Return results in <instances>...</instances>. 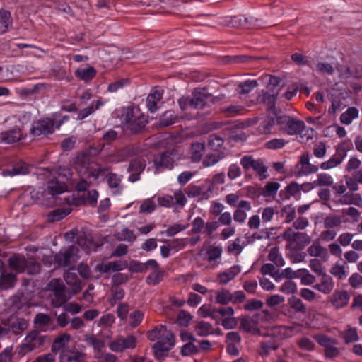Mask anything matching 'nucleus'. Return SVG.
<instances>
[{"mask_svg": "<svg viewBox=\"0 0 362 362\" xmlns=\"http://www.w3.org/2000/svg\"><path fill=\"white\" fill-rule=\"evenodd\" d=\"M71 176L70 170L64 169L63 173H59L58 177L49 181L45 189H33L30 192V197L34 201L42 199V204L46 206H52L57 204V196L67 190L66 180Z\"/></svg>", "mask_w": 362, "mask_h": 362, "instance_id": "obj_1", "label": "nucleus"}, {"mask_svg": "<svg viewBox=\"0 0 362 362\" xmlns=\"http://www.w3.org/2000/svg\"><path fill=\"white\" fill-rule=\"evenodd\" d=\"M147 338L152 341H157L152 349L154 356L158 358H164L175 345V336L163 325L155 327L153 329L146 333Z\"/></svg>", "mask_w": 362, "mask_h": 362, "instance_id": "obj_2", "label": "nucleus"}, {"mask_svg": "<svg viewBox=\"0 0 362 362\" xmlns=\"http://www.w3.org/2000/svg\"><path fill=\"white\" fill-rule=\"evenodd\" d=\"M106 171L104 168H93L91 167L85 168L83 174L86 177H92L94 180L106 177L108 185L112 189L113 194H120L122 191V187L120 185L121 177L115 173H108L106 175Z\"/></svg>", "mask_w": 362, "mask_h": 362, "instance_id": "obj_3", "label": "nucleus"}, {"mask_svg": "<svg viewBox=\"0 0 362 362\" xmlns=\"http://www.w3.org/2000/svg\"><path fill=\"white\" fill-rule=\"evenodd\" d=\"M124 125L133 133L140 132L147 124V119L139 110L128 108L124 116Z\"/></svg>", "mask_w": 362, "mask_h": 362, "instance_id": "obj_4", "label": "nucleus"}, {"mask_svg": "<svg viewBox=\"0 0 362 362\" xmlns=\"http://www.w3.org/2000/svg\"><path fill=\"white\" fill-rule=\"evenodd\" d=\"M284 240L288 243V247L302 250L310 244L311 238L306 233L296 232L292 227L288 228L282 234Z\"/></svg>", "mask_w": 362, "mask_h": 362, "instance_id": "obj_5", "label": "nucleus"}, {"mask_svg": "<svg viewBox=\"0 0 362 362\" xmlns=\"http://www.w3.org/2000/svg\"><path fill=\"white\" fill-rule=\"evenodd\" d=\"M46 340V336L42 334L40 331L32 330L26 335L24 342L18 349L19 354L22 356L43 346Z\"/></svg>", "mask_w": 362, "mask_h": 362, "instance_id": "obj_6", "label": "nucleus"}, {"mask_svg": "<svg viewBox=\"0 0 362 362\" xmlns=\"http://www.w3.org/2000/svg\"><path fill=\"white\" fill-rule=\"evenodd\" d=\"M277 124L280 129L288 135L301 134L305 127L303 121L287 115L279 117Z\"/></svg>", "mask_w": 362, "mask_h": 362, "instance_id": "obj_7", "label": "nucleus"}, {"mask_svg": "<svg viewBox=\"0 0 362 362\" xmlns=\"http://www.w3.org/2000/svg\"><path fill=\"white\" fill-rule=\"evenodd\" d=\"M48 288L53 292L51 296L52 304L55 308L61 307L70 298L66 296L63 282L57 279H52L48 284Z\"/></svg>", "mask_w": 362, "mask_h": 362, "instance_id": "obj_8", "label": "nucleus"}, {"mask_svg": "<svg viewBox=\"0 0 362 362\" xmlns=\"http://www.w3.org/2000/svg\"><path fill=\"white\" fill-rule=\"evenodd\" d=\"M78 249L74 245L64 247L55 254L54 261L58 266L71 267L78 259Z\"/></svg>", "mask_w": 362, "mask_h": 362, "instance_id": "obj_9", "label": "nucleus"}, {"mask_svg": "<svg viewBox=\"0 0 362 362\" xmlns=\"http://www.w3.org/2000/svg\"><path fill=\"white\" fill-rule=\"evenodd\" d=\"M137 344V339L132 334L126 337H116L109 344V347L114 352H122L126 349H134Z\"/></svg>", "mask_w": 362, "mask_h": 362, "instance_id": "obj_10", "label": "nucleus"}, {"mask_svg": "<svg viewBox=\"0 0 362 362\" xmlns=\"http://www.w3.org/2000/svg\"><path fill=\"white\" fill-rule=\"evenodd\" d=\"M54 132V124L50 118H44L34 122L30 129V134L33 136H48Z\"/></svg>", "mask_w": 362, "mask_h": 362, "instance_id": "obj_11", "label": "nucleus"}, {"mask_svg": "<svg viewBox=\"0 0 362 362\" xmlns=\"http://www.w3.org/2000/svg\"><path fill=\"white\" fill-rule=\"evenodd\" d=\"M186 193L190 197H202L208 199L212 194V184L206 180L201 185H189L186 188Z\"/></svg>", "mask_w": 362, "mask_h": 362, "instance_id": "obj_12", "label": "nucleus"}, {"mask_svg": "<svg viewBox=\"0 0 362 362\" xmlns=\"http://www.w3.org/2000/svg\"><path fill=\"white\" fill-rule=\"evenodd\" d=\"M346 151L343 147H338L336 153L327 161L321 163L320 167L323 170H328L339 165L345 157Z\"/></svg>", "mask_w": 362, "mask_h": 362, "instance_id": "obj_13", "label": "nucleus"}, {"mask_svg": "<svg viewBox=\"0 0 362 362\" xmlns=\"http://www.w3.org/2000/svg\"><path fill=\"white\" fill-rule=\"evenodd\" d=\"M175 153L166 151L157 155L154 158V165L158 170L162 168L171 169L173 167Z\"/></svg>", "mask_w": 362, "mask_h": 362, "instance_id": "obj_14", "label": "nucleus"}, {"mask_svg": "<svg viewBox=\"0 0 362 362\" xmlns=\"http://www.w3.org/2000/svg\"><path fill=\"white\" fill-rule=\"evenodd\" d=\"M350 297L346 291H335L331 296L330 302L336 309H341L348 305Z\"/></svg>", "mask_w": 362, "mask_h": 362, "instance_id": "obj_15", "label": "nucleus"}, {"mask_svg": "<svg viewBox=\"0 0 362 362\" xmlns=\"http://www.w3.org/2000/svg\"><path fill=\"white\" fill-rule=\"evenodd\" d=\"M334 287V282L331 276L327 273H323L320 275V281L318 284H315L313 288L324 294L330 293Z\"/></svg>", "mask_w": 362, "mask_h": 362, "instance_id": "obj_16", "label": "nucleus"}, {"mask_svg": "<svg viewBox=\"0 0 362 362\" xmlns=\"http://www.w3.org/2000/svg\"><path fill=\"white\" fill-rule=\"evenodd\" d=\"M240 329L252 334H260V330L257 327L258 322L250 316H243L240 319Z\"/></svg>", "mask_w": 362, "mask_h": 362, "instance_id": "obj_17", "label": "nucleus"}, {"mask_svg": "<svg viewBox=\"0 0 362 362\" xmlns=\"http://www.w3.org/2000/svg\"><path fill=\"white\" fill-rule=\"evenodd\" d=\"M84 354L76 349L63 350L59 356L60 362H83Z\"/></svg>", "mask_w": 362, "mask_h": 362, "instance_id": "obj_18", "label": "nucleus"}, {"mask_svg": "<svg viewBox=\"0 0 362 362\" xmlns=\"http://www.w3.org/2000/svg\"><path fill=\"white\" fill-rule=\"evenodd\" d=\"M30 173V166L24 162H18L13 165L12 169L2 171L4 176L24 175Z\"/></svg>", "mask_w": 362, "mask_h": 362, "instance_id": "obj_19", "label": "nucleus"}, {"mask_svg": "<svg viewBox=\"0 0 362 362\" xmlns=\"http://www.w3.org/2000/svg\"><path fill=\"white\" fill-rule=\"evenodd\" d=\"M28 260L24 256L15 255L9 257L8 265L11 269L18 273H22L25 271Z\"/></svg>", "mask_w": 362, "mask_h": 362, "instance_id": "obj_20", "label": "nucleus"}, {"mask_svg": "<svg viewBox=\"0 0 362 362\" xmlns=\"http://www.w3.org/2000/svg\"><path fill=\"white\" fill-rule=\"evenodd\" d=\"M71 340V337L66 333H63L55 338L51 347L52 353L54 355L59 351L69 350L66 349V345Z\"/></svg>", "mask_w": 362, "mask_h": 362, "instance_id": "obj_21", "label": "nucleus"}, {"mask_svg": "<svg viewBox=\"0 0 362 362\" xmlns=\"http://www.w3.org/2000/svg\"><path fill=\"white\" fill-rule=\"evenodd\" d=\"M163 90L156 89L150 93L146 98V107L151 112H155L158 107L157 103L162 99Z\"/></svg>", "mask_w": 362, "mask_h": 362, "instance_id": "obj_22", "label": "nucleus"}, {"mask_svg": "<svg viewBox=\"0 0 362 362\" xmlns=\"http://www.w3.org/2000/svg\"><path fill=\"white\" fill-rule=\"evenodd\" d=\"M21 138L22 133L21 129L19 128L4 131L0 134V139L6 144H13L17 142Z\"/></svg>", "mask_w": 362, "mask_h": 362, "instance_id": "obj_23", "label": "nucleus"}, {"mask_svg": "<svg viewBox=\"0 0 362 362\" xmlns=\"http://www.w3.org/2000/svg\"><path fill=\"white\" fill-rule=\"evenodd\" d=\"M240 272V267L238 265H234L230 269L218 275V280L221 284H226L233 279Z\"/></svg>", "mask_w": 362, "mask_h": 362, "instance_id": "obj_24", "label": "nucleus"}, {"mask_svg": "<svg viewBox=\"0 0 362 362\" xmlns=\"http://www.w3.org/2000/svg\"><path fill=\"white\" fill-rule=\"evenodd\" d=\"M66 283L71 287L74 294L78 293L82 289L81 281L74 272H67L64 275Z\"/></svg>", "mask_w": 362, "mask_h": 362, "instance_id": "obj_25", "label": "nucleus"}, {"mask_svg": "<svg viewBox=\"0 0 362 362\" xmlns=\"http://www.w3.org/2000/svg\"><path fill=\"white\" fill-rule=\"evenodd\" d=\"M308 252L311 257H320L325 261L327 258V250L325 247H322L318 240H315L308 248Z\"/></svg>", "mask_w": 362, "mask_h": 362, "instance_id": "obj_26", "label": "nucleus"}, {"mask_svg": "<svg viewBox=\"0 0 362 362\" xmlns=\"http://www.w3.org/2000/svg\"><path fill=\"white\" fill-rule=\"evenodd\" d=\"M339 202L341 204H354L357 206H362V198L359 194L347 192L341 197Z\"/></svg>", "mask_w": 362, "mask_h": 362, "instance_id": "obj_27", "label": "nucleus"}, {"mask_svg": "<svg viewBox=\"0 0 362 362\" xmlns=\"http://www.w3.org/2000/svg\"><path fill=\"white\" fill-rule=\"evenodd\" d=\"M245 23V16H234L226 17L224 19L223 24L226 26H228L230 28H243V26H247V25Z\"/></svg>", "mask_w": 362, "mask_h": 362, "instance_id": "obj_28", "label": "nucleus"}, {"mask_svg": "<svg viewBox=\"0 0 362 362\" xmlns=\"http://www.w3.org/2000/svg\"><path fill=\"white\" fill-rule=\"evenodd\" d=\"M278 95V92L272 93H264L257 98L258 101L264 103L268 110L274 112L275 110L276 99Z\"/></svg>", "mask_w": 362, "mask_h": 362, "instance_id": "obj_29", "label": "nucleus"}, {"mask_svg": "<svg viewBox=\"0 0 362 362\" xmlns=\"http://www.w3.org/2000/svg\"><path fill=\"white\" fill-rule=\"evenodd\" d=\"M16 281V275L11 273H3L0 275V288L2 290H6L13 288Z\"/></svg>", "mask_w": 362, "mask_h": 362, "instance_id": "obj_30", "label": "nucleus"}, {"mask_svg": "<svg viewBox=\"0 0 362 362\" xmlns=\"http://www.w3.org/2000/svg\"><path fill=\"white\" fill-rule=\"evenodd\" d=\"M194 330L197 335L200 337H206L213 334L214 328L211 323L200 321L196 324Z\"/></svg>", "mask_w": 362, "mask_h": 362, "instance_id": "obj_31", "label": "nucleus"}, {"mask_svg": "<svg viewBox=\"0 0 362 362\" xmlns=\"http://www.w3.org/2000/svg\"><path fill=\"white\" fill-rule=\"evenodd\" d=\"M0 33L3 34L6 33L8 27L12 24V18L10 11L5 9L0 10Z\"/></svg>", "mask_w": 362, "mask_h": 362, "instance_id": "obj_32", "label": "nucleus"}, {"mask_svg": "<svg viewBox=\"0 0 362 362\" xmlns=\"http://www.w3.org/2000/svg\"><path fill=\"white\" fill-rule=\"evenodd\" d=\"M103 105L100 100H94L91 103L90 105L80 110L78 113L77 119L81 120L90 115H91L95 110L99 109Z\"/></svg>", "mask_w": 362, "mask_h": 362, "instance_id": "obj_33", "label": "nucleus"}, {"mask_svg": "<svg viewBox=\"0 0 362 362\" xmlns=\"http://www.w3.org/2000/svg\"><path fill=\"white\" fill-rule=\"evenodd\" d=\"M223 250L221 246L210 245L206 252V260L209 262H216L221 257Z\"/></svg>", "mask_w": 362, "mask_h": 362, "instance_id": "obj_34", "label": "nucleus"}, {"mask_svg": "<svg viewBox=\"0 0 362 362\" xmlns=\"http://www.w3.org/2000/svg\"><path fill=\"white\" fill-rule=\"evenodd\" d=\"M224 156V153L221 151H214L212 153H208L204 158L202 164L204 167L214 165L222 160Z\"/></svg>", "mask_w": 362, "mask_h": 362, "instance_id": "obj_35", "label": "nucleus"}, {"mask_svg": "<svg viewBox=\"0 0 362 362\" xmlns=\"http://www.w3.org/2000/svg\"><path fill=\"white\" fill-rule=\"evenodd\" d=\"M71 211V209L70 207L57 209L49 214L48 221L50 222L60 221L69 215Z\"/></svg>", "mask_w": 362, "mask_h": 362, "instance_id": "obj_36", "label": "nucleus"}, {"mask_svg": "<svg viewBox=\"0 0 362 362\" xmlns=\"http://www.w3.org/2000/svg\"><path fill=\"white\" fill-rule=\"evenodd\" d=\"M358 117V110L356 107H349L346 112L342 113L340 117V121L342 124L349 125L352 121Z\"/></svg>", "mask_w": 362, "mask_h": 362, "instance_id": "obj_37", "label": "nucleus"}, {"mask_svg": "<svg viewBox=\"0 0 362 362\" xmlns=\"http://www.w3.org/2000/svg\"><path fill=\"white\" fill-rule=\"evenodd\" d=\"M96 74V71L92 66L78 69L75 71L76 77L84 81L91 80Z\"/></svg>", "mask_w": 362, "mask_h": 362, "instance_id": "obj_38", "label": "nucleus"}, {"mask_svg": "<svg viewBox=\"0 0 362 362\" xmlns=\"http://www.w3.org/2000/svg\"><path fill=\"white\" fill-rule=\"evenodd\" d=\"M334 183L332 176L325 173H321L317 175V178L313 182L315 186L329 187Z\"/></svg>", "mask_w": 362, "mask_h": 362, "instance_id": "obj_39", "label": "nucleus"}, {"mask_svg": "<svg viewBox=\"0 0 362 362\" xmlns=\"http://www.w3.org/2000/svg\"><path fill=\"white\" fill-rule=\"evenodd\" d=\"M115 239L119 241L134 242L136 239V236L133 231L124 228L121 231H117L114 234Z\"/></svg>", "mask_w": 362, "mask_h": 362, "instance_id": "obj_40", "label": "nucleus"}, {"mask_svg": "<svg viewBox=\"0 0 362 362\" xmlns=\"http://www.w3.org/2000/svg\"><path fill=\"white\" fill-rule=\"evenodd\" d=\"M341 223V218L339 215H329L325 218L323 221L324 227L327 229L337 228Z\"/></svg>", "mask_w": 362, "mask_h": 362, "instance_id": "obj_41", "label": "nucleus"}, {"mask_svg": "<svg viewBox=\"0 0 362 362\" xmlns=\"http://www.w3.org/2000/svg\"><path fill=\"white\" fill-rule=\"evenodd\" d=\"M204 148L205 146L203 143L197 142L192 144L191 153L192 161L198 162L200 160L204 153Z\"/></svg>", "mask_w": 362, "mask_h": 362, "instance_id": "obj_42", "label": "nucleus"}, {"mask_svg": "<svg viewBox=\"0 0 362 362\" xmlns=\"http://www.w3.org/2000/svg\"><path fill=\"white\" fill-rule=\"evenodd\" d=\"M144 314L139 310H134L129 316V325L132 328L138 327L144 319Z\"/></svg>", "mask_w": 362, "mask_h": 362, "instance_id": "obj_43", "label": "nucleus"}, {"mask_svg": "<svg viewBox=\"0 0 362 362\" xmlns=\"http://www.w3.org/2000/svg\"><path fill=\"white\" fill-rule=\"evenodd\" d=\"M257 86L256 80H247L238 86L237 91L240 94H247Z\"/></svg>", "mask_w": 362, "mask_h": 362, "instance_id": "obj_44", "label": "nucleus"}, {"mask_svg": "<svg viewBox=\"0 0 362 362\" xmlns=\"http://www.w3.org/2000/svg\"><path fill=\"white\" fill-rule=\"evenodd\" d=\"M280 187V184L276 182H267L262 189V195L264 197H274Z\"/></svg>", "mask_w": 362, "mask_h": 362, "instance_id": "obj_45", "label": "nucleus"}, {"mask_svg": "<svg viewBox=\"0 0 362 362\" xmlns=\"http://www.w3.org/2000/svg\"><path fill=\"white\" fill-rule=\"evenodd\" d=\"M84 341L88 345L92 346L95 350L98 351H100L105 345L103 340L96 338L93 334H86Z\"/></svg>", "mask_w": 362, "mask_h": 362, "instance_id": "obj_46", "label": "nucleus"}, {"mask_svg": "<svg viewBox=\"0 0 362 362\" xmlns=\"http://www.w3.org/2000/svg\"><path fill=\"white\" fill-rule=\"evenodd\" d=\"M252 169L257 173L260 180H263L268 177L267 167L262 160L257 159Z\"/></svg>", "mask_w": 362, "mask_h": 362, "instance_id": "obj_47", "label": "nucleus"}, {"mask_svg": "<svg viewBox=\"0 0 362 362\" xmlns=\"http://www.w3.org/2000/svg\"><path fill=\"white\" fill-rule=\"evenodd\" d=\"M279 347V344L274 339H270L269 341H262L261 343L262 351L260 355L262 356H267L271 350H276Z\"/></svg>", "mask_w": 362, "mask_h": 362, "instance_id": "obj_48", "label": "nucleus"}, {"mask_svg": "<svg viewBox=\"0 0 362 362\" xmlns=\"http://www.w3.org/2000/svg\"><path fill=\"white\" fill-rule=\"evenodd\" d=\"M185 344L181 348V354L184 356H189L199 353L198 346L194 343L185 342Z\"/></svg>", "mask_w": 362, "mask_h": 362, "instance_id": "obj_49", "label": "nucleus"}, {"mask_svg": "<svg viewBox=\"0 0 362 362\" xmlns=\"http://www.w3.org/2000/svg\"><path fill=\"white\" fill-rule=\"evenodd\" d=\"M216 302L221 305H226L233 300V294L226 289H222L217 293Z\"/></svg>", "mask_w": 362, "mask_h": 362, "instance_id": "obj_50", "label": "nucleus"}, {"mask_svg": "<svg viewBox=\"0 0 362 362\" xmlns=\"http://www.w3.org/2000/svg\"><path fill=\"white\" fill-rule=\"evenodd\" d=\"M28 325L27 320L18 318L12 322L11 329L14 334H18L27 329Z\"/></svg>", "mask_w": 362, "mask_h": 362, "instance_id": "obj_51", "label": "nucleus"}, {"mask_svg": "<svg viewBox=\"0 0 362 362\" xmlns=\"http://www.w3.org/2000/svg\"><path fill=\"white\" fill-rule=\"evenodd\" d=\"M300 274H298L301 279V284L303 285H311L315 282V277L311 274L306 269H301L298 271Z\"/></svg>", "mask_w": 362, "mask_h": 362, "instance_id": "obj_52", "label": "nucleus"}, {"mask_svg": "<svg viewBox=\"0 0 362 362\" xmlns=\"http://www.w3.org/2000/svg\"><path fill=\"white\" fill-rule=\"evenodd\" d=\"M175 122L174 112L171 110L166 111L160 118V126L168 127Z\"/></svg>", "mask_w": 362, "mask_h": 362, "instance_id": "obj_53", "label": "nucleus"}, {"mask_svg": "<svg viewBox=\"0 0 362 362\" xmlns=\"http://www.w3.org/2000/svg\"><path fill=\"white\" fill-rule=\"evenodd\" d=\"M118 137V133L114 129H109L105 132L102 138L101 141H103L102 146L104 147L105 144H110L114 141H115Z\"/></svg>", "mask_w": 362, "mask_h": 362, "instance_id": "obj_54", "label": "nucleus"}, {"mask_svg": "<svg viewBox=\"0 0 362 362\" xmlns=\"http://www.w3.org/2000/svg\"><path fill=\"white\" fill-rule=\"evenodd\" d=\"M330 273L339 279H344L346 276L347 273L344 266L339 264H335L330 269Z\"/></svg>", "mask_w": 362, "mask_h": 362, "instance_id": "obj_55", "label": "nucleus"}, {"mask_svg": "<svg viewBox=\"0 0 362 362\" xmlns=\"http://www.w3.org/2000/svg\"><path fill=\"white\" fill-rule=\"evenodd\" d=\"M289 305L291 308L297 312L305 313L306 312V307L299 298L293 297L289 300Z\"/></svg>", "mask_w": 362, "mask_h": 362, "instance_id": "obj_56", "label": "nucleus"}, {"mask_svg": "<svg viewBox=\"0 0 362 362\" xmlns=\"http://www.w3.org/2000/svg\"><path fill=\"white\" fill-rule=\"evenodd\" d=\"M344 339L346 343L354 342L358 340V336L356 328L349 327L344 332Z\"/></svg>", "mask_w": 362, "mask_h": 362, "instance_id": "obj_57", "label": "nucleus"}, {"mask_svg": "<svg viewBox=\"0 0 362 362\" xmlns=\"http://www.w3.org/2000/svg\"><path fill=\"white\" fill-rule=\"evenodd\" d=\"M318 170H319L318 166L309 163L304 167L300 168V170H298L297 172V175L298 176L308 175H310L312 173H317L318 171Z\"/></svg>", "mask_w": 362, "mask_h": 362, "instance_id": "obj_58", "label": "nucleus"}, {"mask_svg": "<svg viewBox=\"0 0 362 362\" xmlns=\"http://www.w3.org/2000/svg\"><path fill=\"white\" fill-rule=\"evenodd\" d=\"M309 267L313 272L320 276L323 273H326L325 268L317 259H310L309 262Z\"/></svg>", "mask_w": 362, "mask_h": 362, "instance_id": "obj_59", "label": "nucleus"}, {"mask_svg": "<svg viewBox=\"0 0 362 362\" xmlns=\"http://www.w3.org/2000/svg\"><path fill=\"white\" fill-rule=\"evenodd\" d=\"M314 339L320 346H324L325 348L332 344H337V341L334 339H332L324 334H316L314 336Z\"/></svg>", "mask_w": 362, "mask_h": 362, "instance_id": "obj_60", "label": "nucleus"}, {"mask_svg": "<svg viewBox=\"0 0 362 362\" xmlns=\"http://www.w3.org/2000/svg\"><path fill=\"white\" fill-rule=\"evenodd\" d=\"M156 204L152 199L144 200L140 206V212L141 213H151L156 209Z\"/></svg>", "mask_w": 362, "mask_h": 362, "instance_id": "obj_61", "label": "nucleus"}, {"mask_svg": "<svg viewBox=\"0 0 362 362\" xmlns=\"http://www.w3.org/2000/svg\"><path fill=\"white\" fill-rule=\"evenodd\" d=\"M283 214L285 215V221L291 223L296 217V210L291 205H286L282 209Z\"/></svg>", "mask_w": 362, "mask_h": 362, "instance_id": "obj_62", "label": "nucleus"}, {"mask_svg": "<svg viewBox=\"0 0 362 362\" xmlns=\"http://www.w3.org/2000/svg\"><path fill=\"white\" fill-rule=\"evenodd\" d=\"M192 320V315L185 310H180L178 313L177 322L182 326H187L190 320Z\"/></svg>", "mask_w": 362, "mask_h": 362, "instance_id": "obj_63", "label": "nucleus"}, {"mask_svg": "<svg viewBox=\"0 0 362 362\" xmlns=\"http://www.w3.org/2000/svg\"><path fill=\"white\" fill-rule=\"evenodd\" d=\"M34 322L40 327H45L51 322V318L47 314L38 313L35 317Z\"/></svg>", "mask_w": 362, "mask_h": 362, "instance_id": "obj_64", "label": "nucleus"}]
</instances>
